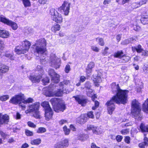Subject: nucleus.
I'll return each instance as SVG.
<instances>
[{
  "mask_svg": "<svg viewBox=\"0 0 148 148\" xmlns=\"http://www.w3.org/2000/svg\"><path fill=\"white\" fill-rule=\"evenodd\" d=\"M53 114V111L51 108L45 110V116L46 120L49 121L51 119Z\"/></svg>",
  "mask_w": 148,
  "mask_h": 148,
  "instance_id": "obj_18",
  "label": "nucleus"
},
{
  "mask_svg": "<svg viewBox=\"0 0 148 148\" xmlns=\"http://www.w3.org/2000/svg\"><path fill=\"white\" fill-rule=\"evenodd\" d=\"M140 127L142 132H148V125H145L144 124L142 123Z\"/></svg>",
  "mask_w": 148,
  "mask_h": 148,
  "instance_id": "obj_25",
  "label": "nucleus"
},
{
  "mask_svg": "<svg viewBox=\"0 0 148 148\" xmlns=\"http://www.w3.org/2000/svg\"><path fill=\"white\" fill-rule=\"evenodd\" d=\"M73 97L74 98L76 101L82 106H84L86 104L87 102V100L86 99L81 98L79 95H78L73 96Z\"/></svg>",
  "mask_w": 148,
  "mask_h": 148,
  "instance_id": "obj_13",
  "label": "nucleus"
},
{
  "mask_svg": "<svg viewBox=\"0 0 148 148\" xmlns=\"http://www.w3.org/2000/svg\"><path fill=\"white\" fill-rule=\"evenodd\" d=\"M87 117L85 114H82L77 119V122L80 124H83L85 123L87 120Z\"/></svg>",
  "mask_w": 148,
  "mask_h": 148,
  "instance_id": "obj_20",
  "label": "nucleus"
},
{
  "mask_svg": "<svg viewBox=\"0 0 148 148\" xmlns=\"http://www.w3.org/2000/svg\"><path fill=\"white\" fill-rule=\"evenodd\" d=\"M0 21L1 22L11 26L12 29L14 30H16L18 27L17 24L16 23L9 20L3 16H0Z\"/></svg>",
  "mask_w": 148,
  "mask_h": 148,
  "instance_id": "obj_8",
  "label": "nucleus"
},
{
  "mask_svg": "<svg viewBox=\"0 0 148 148\" xmlns=\"http://www.w3.org/2000/svg\"><path fill=\"white\" fill-rule=\"evenodd\" d=\"M9 117L8 115H3L1 114H0V125L7 123L9 122Z\"/></svg>",
  "mask_w": 148,
  "mask_h": 148,
  "instance_id": "obj_16",
  "label": "nucleus"
},
{
  "mask_svg": "<svg viewBox=\"0 0 148 148\" xmlns=\"http://www.w3.org/2000/svg\"><path fill=\"white\" fill-rule=\"evenodd\" d=\"M27 125L28 126L31 127L35 128L36 127V125L31 121H28L27 122Z\"/></svg>",
  "mask_w": 148,
  "mask_h": 148,
  "instance_id": "obj_60",
  "label": "nucleus"
},
{
  "mask_svg": "<svg viewBox=\"0 0 148 148\" xmlns=\"http://www.w3.org/2000/svg\"><path fill=\"white\" fill-rule=\"evenodd\" d=\"M4 44L3 41L0 39V55L3 52V49L4 48Z\"/></svg>",
  "mask_w": 148,
  "mask_h": 148,
  "instance_id": "obj_38",
  "label": "nucleus"
},
{
  "mask_svg": "<svg viewBox=\"0 0 148 148\" xmlns=\"http://www.w3.org/2000/svg\"><path fill=\"white\" fill-rule=\"evenodd\" d=\"M10 35L8 32L5 30H3L0 28V36L1 37L6 38H8Z\"/></svg>",
  "mask_w": 148,
  "mask_h": 148,
  "instance_id": "obj_21",
  "label": "nucleus"
},
{
  "mask_svg": "<svg viewBox=\"0 0 148 148\" xmlns=\"http://www.w3.org/2000/svg\"><path fill=\"white\" fill-rule=\"evenodd\" d=\"M71 3L67 1L64 2L62 5L59 8V10L65 16L68 15L69 12Z\"/></svg>",
  "mask_w": 148,
  "mask_h": 148,
  "instance_id": "obj_7",
  "label": "nucleus"
},
{
  "mask_svg": "<svg viewBox=\"0 0 148 148\" xmlns=\"http://www.w3.org/2000/svg\"><path fill=\"white\" fill-rule=\"evenodd\" d=\"M22 1L25 7H27L31 6V3L29 0H22Z\"/></svg>",
  "mask_w": 148,
  "mask_h": 148,
  "instance_id": "obj_37",
  "label": "nucleus"
},
{
  "mask_svg": "<svg viewBox=\"0 0 148 148\" xmlns=\"http://www.w3.org/2000/svg\"><path fill=\"white\" fill-rule=\"evenodd\" d=\"M36 70L38 71L41 74L43 73L44 71L42 69V67L38 65L36 67Z\"/></svg>",
  "mask_w": 148,
  "mask_h": 148,
  "instance_id": "obj_48",
  "label": "nucleus"
},
{
  "mask_svg": "<svg viewBox=\"0 0 148 148\" xmlns=\"http://www.w3.org/2000/svg\"><path fill=\"white\" fill-rule=\"evenodd\" d=\"M33 112H34L33 114V116L36 119L40 118V113L38 111V110L35 111Z\"/></svg>",
  "mask_w": 148,
  "mask_h": 148,
  "instance_id": "obj_34",
  "label": "nucleus"
},
{
  "mask_svg": "<svg viewBox=\"0 0 148 148\" xmlns=\"http://www.w3.org/2000/svg\"><path fill=\"white\" fill-rule=\"evenodd\" d=\"M91 48L92 50L96 52H98L99 51V48L95 46H92Z\"/></svg>",
  "mask_w": 148,
  "mask_h": 148,
  "instance_id": "obj_51",
  "label": "nucleus"
},
{
  "mask_svg": "<svg viewBox=\"0 0 148 148\" xmlns=\"http://www.w3.org/2000/svg\"><path fill=\"white\" fill-rule=\"evenodd\" d=\"M49 78L47 77H45L42 80V82L45 85L49 83Z\"/></svg>",
  "mask_w": 148,
  "mask_h": 148,
  "instance_id": "obj_50",
  "label": "nucleus"
},
{
  "mask_svg": "<svg viewBox=\"0 0 148 148\" xmlns=\"http://www.w3.org/2000/svg\"><path fill=\"white\" fill-rule=\"evenodd\" d=\"M95 66V64L93 62L90 63L88 65L87 67L91 69Z\"/></svg>",
  "mask_w": 148,
  "mask_h": 148,
  "instance_id": "obj_62",
  "label": "nucleus"
},
{
  "mask_svg": "<svg viewBox=\"0 0 148 148\" xmlns=\"http://www.w3.org/2000/svg\"><path fill=\"white\" fill-rule=\"evenodd\" d=\"M59 100L60 99H58L54 98L52 99L50 101L52 105L53 106L55 105L59 102V104L56 109L54 108V110L56 112H59V111L63 112L66 108L64 103L62 102H60Z\"/></svg>",
  "mask_w": 148,
  "mask_h": 148,
  "instance_id": "obj_4",
  "label": "nucleus"
},
{
  "mask_svg": "<svg viewBox=\"0 0 148 148\" xmlns=\"http://www.w3.org/2000/svg\"><path fill=\"white\" fill-rule=\"evenodd\" d=\"M29 79L33 83H38L40 82L42 78L41 75H40L38 76L31 75L29 76Z\"/></svg>",
  "mask_w": 148,
  "mask_h": 148,
  "instance_id": "obj_15",
  "label": "nucleus"
},
{
  "mask_svg": "<svg viewBox=\"0 0 148 148\" xmlns=\"http://www.w3.org/2000/svg\"><path fill=\"white\" fill-rule=\"evenodd\" d=\"M41 139L40 138H37L32 140L31 141L30 143L32 145H38L41 143Z\"/></svg>",
  "mask_w": 148,
  "mask_h": 148,
  "instance_id": "obj_29",
  "label": "nucleus"
},
{
  "mask_svg": "<svg viewBox=\"0 0 148 148\" xmlns=\"http://www.w3.org/2000/svg\"><path fill=\"white\" fill-rule=\"evenodd\" d=\"M95 126L93 125H87V128L88 130H92L93 132V130H94Z\"/></svg>",
  "mask_w": 148,
  "mask_h": 148,
  "instance_id": "obj_59",
  "label": "nucleus"
},
{
  "mask_svg": "<svg viewBox=\"0 0 148 148\" xmlns=\"http://www.w3.org/2000/svg\"><path fill=\"white\" fill-rule=\"evenodd\" d=\"M54 147L55 148H63L61 141H59L55 145Z\"/></svg>",
  "mask_w": 148,
  "mask_h": 148,
  "instance_id": "obj_47",
  "label": "nucleus"
},
{
  "mask_svg": "<svg viewBox=\"0 0 148 148\" xmlns=\"http://www.w3.org/2000/svg\"><path fill=\"white\" fill-rule=\"evenodd\" d=\"M9 96L8 95H3L0 96V100L2 101H5L8 99Z\"/></svg>",
  "mask_w": 148,
  "mask_h": 148,
  "instance_id": "obj_44",
  "label": "nucleus"
},
{
  "mask_svg": "<svg viewBox=\"0 0 148 148\" xmlns=\"http://www.w3.org/2000/svg\"><path fill=\"white\" fill-rule=\"evenodd\" d=\"M111 88L112 90L113 93H114L116 92L119 90L120 89L119 85L116 84L115 83H113L111 84Z\"/></svg>",
  "mask_w": 148,
  "mask_h": 148,
  "instance_id": "obj_23",
  "label": "nucleus"
},
{
  "mask_svg": "<svg viewBox=\"0 0 148 148\" xmlns=\"http://www.w3.org/2000/svg\"><path fill=\"white\" fill-rule=\"evenodd\" d=\"M96 41L98 42L99 45L101 46H103L104 45L103 40L102 38H97L96 39Z\"/></svg>",
  "mask_w": 148,
  "mask_h": 148,
  "instance_id": "obj_40",
  "label": "nucleus"
},
{
  "mask_svg": "<svg viewBox=\"0 0 148 148\" xmlns=\"http://www.w3.org/2000/svg\"><path fill=\"white\" fill-rule=\"evenodd\" d=\"M128 92V90H123L120 89L116 92V95L113 96L110 101L107 102L106 105L109 114H112L114 110V102L117 104L121 103L123 104L127 102Z\"/></svg>",
  "mask_w": 148,
  "mask_h": 148,
  "instance_id": "obj_1",
  "label": "nucleus"
},
{
  "mask_svg": "<svg viewBox=\"0 0 148 148\" xmlns=\"http://www.w3.org/2000/svg\"><path fill=\"white\" fill-rule=\"evenodd\" d=\"M50 62L51 66L56 69L60 67V59L56 56L54 54H52L50 57Z\"/></svg>",
  "mask_w": 148,
  "mask_h": 148,
  "instance_id": "obj_6",
  "label": "nucleus"
},
{
  "mask_svg": "<svg viewBox=\"0 0 148 148\" xmlns=\"http://www.w3.org/2000/svg\"><path fill=\"white\" fill-rule=\"evenodd\" d=\"M51 77V81L54 83H58L60 81V75L57 73H56Z\"/></svg>",
  "mask_w": 148,
  "mask_h": 148,
  "instance_id": "obj_24",
  "label": "nucleus"
},
{
  "mask_svg": "<svg viewBox=\"0 0 148 148\" xmlns=\"http://www.w3.org/2000/svg\"><path fill=\"white\" fill-rule=\"evenodd\" d=\"M124 53L121 50L115 52L114 54V57L115 58H119L120 59L122 57Z\"/></svg>",
  "mask_w": 148,
  "mask_h": 148,
  "instance_id": "obj_27",
  "label": "nucleus"
},
{
  "mask_svg": "<svg viewBox=\"0 0 148 148\" xmlns=\"http://www.w3.org/2000/svg\"><path fill=\"white\" fill-rule=\"evenodd\" d=\"M49 75L51 77L55 75L56 73L55 72L54 70L52 69H49L48 70Z\"/></svg>",
  "mask_w": 148,
  "mask_h": 148,
  "instance_id": "obj_43",
  "label": "nucleus"
},
{
  "mask_svg": "<svg viewBox=\"0 0 148 148\" xmlns=\"http://www.w3.org/2000/svg\"><path fill=\"white\" fill-rule=\"evenodd\" d=\"M60 29V25L58 24L53 26L51 28L52 31L56 32L57 31H59Z\"/></svg>",
  "mask_w": 148,
  "mask_h": 148,
  "instance_id": "obj_30",
  "label": "nucleus"
},
{
  "mask_svg": "<svg viewBox=\"0 0 148 148\" xmlns=\"http://www.w3.org/2000/svg\"><path fill=\"white\" fill-rule=\"evenodd\" d=\"M25 133L27 136H31L33 135V132L27 130H25Z\"/></svg>",
  "mask_w": 148,
  "mask_h": 148,
  "instance_id": "obj_55",
  "label": "nucleus"
},
{
  "mask_svg": "<svg viewBox=\"0 0 148 148\" xmlns=\"http://www.w3.org/2000/svg\"><path fill=\"white\" fill-rule=\"evenodd\" d=\"M102 131L99 128L95 127L94 130H93V132L97 134H99L101 133Z\"/></svg>",
  "mask_w": 148,
  "mask_h": 148,
  "instance_id": "obj_41",
  "label": "nucleus"
},
{
  "mask_svg": "<svg viewBox=\"0 0 148 148\" xmlns=\"http://www.w3.org/2000/svg\"><path fill=\"white\" fill-rule=\"evenodd\" d=\"M9 70L8 66L2 63H0V79L3 77V74L8 72Z\"/></svg>",
  "mask_w": 148,
  "mask_h": 148,
  "instance_id": "obj_14",
  "label": "nucleus"
},
{
  "mask_svg": "<svg viewBox=\"0 0 148 148\" xmlns=\"http://www.w3.org/2000/svg\"><path fill=\"white\" fill-rule=\"evenodd\" d=\"M86 71L87 75L89 76L90 75V73L92 72V69L87 67Z\"/></svg>",
  "mask_w": 148,
  "mask_h": 148,
  "instance_id": "obj_61",
  "label": "nucleus"
},
{
  "mask_svg": "<svg viewBox=\"0 0 148 148\" xmlns=\"http://www.w3.org/2000/svg\"><path fill=\"white\" fill-rule=\"evenodd\" d=\"M134 39L132 38H130L127 39L121 42V44L123 45H126L130 42H131L134 40Z\"/></svg>",
  "mask_w": 148,
  "mask_h": 148,
  "instance_id": "obj_36",
  "label": "nucleus"
},
{
  "mask_svg": "<svg viewBox=\"0 0 148 148\" xmlns=\"http://www.w3.org/2000/svg\"><path fill=\"white\" fill-rule=\"evenodd\" d=\"M46 131V130L45 128L41 127H39L37 131V133H43L45 132Z\"/></svg>",
  "mask_w": 148,
  "mask_h": 148,
  "instance_id": "obj_39",
  "label": "nucleus"
},
{
  "mask_svg": "<svg viewBox=\"0 0 148 148\" xmlns=\"http://www.w3.org/2000/svg\"><path fill=\"white\" fill-rule=\"evenodd\" d=\"M63 129L64 133L66 135H68L70 132V130L69 129H68L66 126H65L63 127Z\"/></svg>",
  "mask_w": 148,
  "mask_h": 148,
  "instance_id": "obj_45",
  "label": "nucleus"
},
{
  "mask_svg": "<svg viewBox=\"0 0 148 148\" xmlns=\"http://www.w3.org/2000/svg\"><path fill=\"white\" fill-rule=\"evenodd\" d=\"M40 106V104L39 102H36L30 105L28 110H26L25 112L26 114H28L31 112H33L35 111L38 110Z\"/></svg>",
  "mask_w": 148,
  "mask_h": 148,
  "instance_id": "obj_11",
  "label": "nucleus"
},
{
  "mask_svg": "<svg viewBox=\"0 0 148 148\" xmlns=\"http://www.w3.org/2000/svg\"><path fill=\"white\" fill-rule=\"evenodd\" d=\"M143 110L147 113H148V99H147L143 104Z\"/></svg>",
  "mask_w": 148,
  "mask_h": 148,
  "instance_id": "obj_26",
  "label": "nucleus"
},
{
  "mask_svg": "<svg viewBox=\"0 0 148 148\" xmlns=\"http://www.w3.org/2000/svg\"><path fill=\"white\" fill-rule=\"evenodd\" d=\"M85 88H86V90L91 88V85L90 83L87 82L85 84Z\"/></svg>",
  "mask_w": 148,
  "mask_h": 148,
  "instance_id": "obj_52",
  "label": "nucleus"
},
{
  "mask_svg": "<svg viewBox=\"0 0 148 148\" xmlns=\"http://www.w3.org/2000/svg\"><path fill=\"white\" fill-rule=\"evenodd\" d=\"M41 106L45 108V110L49 108H51L49 106V102L47 101H44L41 104Z\"/></svg>",
  "mask_w": 148,
  "mask_h": 148,
  "instance_id": "obj_33",
  "label": "nucleus"
},
{
  "mask_svg": "<svg viewBox=\"0 0 148 148\" xmlns=\"http://www.w3.org/2000/svg\"><path fill=\"white\" fill-rule=\"evenodd\" d=\"M99 105V103L97 101H95V106H93L92 108V109L93 110H95Z\"/></svg>",
  "mask_w": 148,
  "mask_h": 148,
  "instance_id": "obj_58",
  "label": "nucleus"
},
{
  "mask_svg": "<svg viewBox=\"0 0 148 148\" xmlns=\"http://www.w3.org/2000/svg\"><path fill=\"white\" fill-rule=\"evenodd\" d=\"M15 51L17 54L18 55L23 54L26 53L23 49L21 47V46L16 47L15 49Z\"/></svg>",
  "mask_w": 148,
  "mask_h": 148,
  "instance_id": "obj_22",
  "label": "nucleus"
},
{
  "mask_svg": "<svg viewBox=\"0 0 148 148\" xmlns=\"http://www.w3.org/2000/svg\"><path fill=\"white\" fill-rule=\"evenodd\" d=\"M31 45L30 42L27 40L24 41L22 43V45L21 47L26 53L28 51Z\"/></svg>",
  "mask_w": 148,
  "mask_h": 148,
  "instance_id": "obj_17",
  "label": "nucleus"
},
{
  "mask_svg": "<svg viewBox=\"0 0 148 148\" xmlns=\"http://www.w3.org/2000/svg\"><path fill=\"white\" fill-rule=\"evenodd\" d=\"M131 105V113L132 115L138 121L141 120L142 116L140 113L141 109L138 101L136 99L133 100Z\"/></svg>",
  "mask_w": 148,
  "mask_h": 148,
  "instance_id": "obj_3",
  "label": "nucleus"
},
{
  "mask_svg": "<svg viewBox=\"0 0 148 148\" xmlns=\"http://www.w3.org/2000/svg\"><path fill=\"white\" fill-rule=\"evenodd\" d=\"M140 20L142 23L144 25L148 24V16L142 18Z\"/></svg>",
  "mask_w": 148,
  "mask_h": 148,
  "instance_id": "obj_35",
  "label": "nucleus"
},
{
  "mask_svg": "<svg viewBox=\"0 0 148 148\" xmlns=\"http://www.w3.org/2000/svg\"><path fill=\"white\" fill-rule=\"evenodd\" d=\"M130 138L129 136H126L125 137L124 140L127 143L129 144L130 143Z\"/></svg>",
  "mask_w": 148,
  "mask_h": 148,
  "instance_id": "obj_64",
  "label": "nucleus"
},
{
  "mask_svg": "<svg viewBox=\"0 0 148 148\" xmlns=\"http://www.w3.org/2000/svg\"><path fill=\"white\" fill-rule=\"evenodd\" d=\"M33 101V99L31 98H29L28 99L25 100L24 96H23V101H22V102L19 103V106L21 107L22 109L24 110L26 107L25 104L27 103L32 102Z\"/></svg>",
  "mask_w": 148,
  "mask_h": 148,
  "instance_id": "obj_19",
  "label": "nucleus"
},
{
  "mask_svg": "<svg viewBox=\"0 0 148 148\" xmlns=\"http://www.w3.org/2000/svg\"><path fill=\"white\" fill-rule=\"evenodd\" d=\"M129 132V130L127 129L123 130L121 131V133L124 135L127 134Z\"/></svg>",
  "mask_w": 148,
  "mask_h": 148,
  "instance_id": "obj_63",
  "label": "nucleus"
},
{
  "mask_svg": "<svg viewBox=\"0 0 148 148\" xmlns=\"http://www.w3.org/2000/svg\"><path fill=\"white\" fill-rule=\"evenodd\" d=\"M88 138V136L86 135L80 134L78 135L77 138L82 141H84L86 140Z\"/></svg>",
  "mask_w": 148,
  "mask_h": 148,
  "instance_id": "obj_28",
  "label": "nucleus"
},
{
  "mask_svg": "<svg viewBox=\"0 0 148 148\" xmlns=\"http://www.w3.org/2000/svg\"><path fill=\"white\" fill-rule=\"evenodd\" d=\"M102 73V70L96 71L95 73L93 75V77L94 78L93 81L94 83H99L101 82Z\"/></svg>",
  "mask_w": 148,
  "mask_h": 148,
  "instance_id": "obj_9",
  "label": "nucleus"
},
{
  "mask_svg": "<svg viewBox=\"0 0 148 148\" xmlns=\"http://www.w3.org/2000/svg\"><path fill=\"white\" fill-rule=\"evenodd\" d=\"M62 145L63 148L67 147L69 145V140L68 139H65L64 140L61 141Z\"/></svg>",
  "mask_w": 148,
  "mask_h": 148,
  "instance_id": "obj_32",
  "label": "nucleus"
},
{
  "mask_svg": "<svg viewBox=\"0 0 148 148\" xmlns=\"http://www.w3.org/2000/svg\"><path fill=\"white\" fill-rule=\"evenodd\" d=\"M23 101V95H16L13 97L10 101V102L14 104H18L22 102Z\"/></svg>",
  "mask_w": 148,
  "mask_h": 148,
  "instance_id": "obj_10",
  "label": "nucleus"
},
{
  "mask_svg": "<svg viewBox=\"0 0 148 148\" xmlns=\"http://www.w3.org/2000/svg\"><path fill=\"white\" fill-rule=\"evenodd\" d=\"M144 138L143 139L144 141L143 143H144L145 145L146 146H147L148 145V138L146 137V134H144Z\"/></svg>",
  "mask_w": 148,
  "mask_h": 148,
  "instance_id": "obj_49",
  "label": "nucleus"
},
{
  "mask_svg": "<svg viewBox=\"0 0 148 148\" xmlns=\"http://www.w3.org/2000/svg\"><path fill=\"white\" fill-rule=\"evenodd\" d=\"M130 59V58L126 55H123L121 59V60L123 63H125L128 62Z\"/></svg>",
  "mask_w": 148,
  "mask_h": 148,
  "instance_id": "obj_31",
  "label": "nucleus"
},
{
  "mask_svg": "<svg viewBox=\"0 0 148 148\" xmlns=\"http://www.w3.org/2000/svg\"><path fill=\"white\" fill-rule=\"evenodd\" d=\"M4 56L11 60H14V58L12 54L6 53H5Z\"/></svg>",
  "mask_w": 148,
  "mask_h": 148,
  "instance_id": "obj_46",
  "label": "nucleus"
},
{
  "mask_svg": "<svg viewBox=\"0 0 148 148\" xmlns=\"http://www.w3.org/2000/svg\"><path fill=\"white\" fill-rule=\"evenodd\" d=\"M50 14L53 16V20L56 22L60 23L62 22L63 18L62 15L54 9L51 8L50 9Z\"/></svg>",
  "mask_w": 148,
  "mask_h": 148,
  "instance_id": "obj_5",
  "label": "nucleus"
},
{
  "mask_svg": "<svg viewBox=\"0 0 148 148\" xmlns=\"http://www.w3.org/2000/svg\"><path fill=\"white\" fill-rule=\"evenodd\" d=\"M63 91L61 89H58L57 91H55L53 92L52 91H49L48 93H46L45 95L48 97L61 96L63 94Z\"/></svg>",
  "mask_w": 148,
  "mask_h": 148,
  "instance_id": "obj_12",
  "label": "nucleus"
},
{
  "mask_svg": "<svg viewBox=\"0 0 148 148\" xmlns=\"http://www.w3.org/2000/svg\"><path fill=\"white\" fill-rule=\"evenodd\" d=\"M93 113V112L92 111L89 112H88L87 116L89 118L93 119L94 117V116Z\"/></svg>",
  "mask_w": 148,
  "mask_h": 148,
  "instance_id": "obj_57",
  "label": "nucleus"
},
{
  "mask_svg": "<svg viewBox=\"0 0 148 148\" xmlns=\"http://www.w3.org/2000/svg\"><path fill=\"white\" fill-rule=\"evenodd\" d=\"M141 48V45H139L137 47H135V49L138 53H140L142 52L143 50Z\"/></svg>",
  "mask_w": 148,
  "mask_h": 148,
  "instance_id": "obj_42",
  "label": "nucleus"
},
{
  "mask_svg": "<svg viewBox=\"0 0 148 148\" xmlns=\"http://www.w3.org/2000/svg\"><path fill=\"white\" fill-rule=\"evenodd\" d=\"M86 91L87 95L88 96L90 97L92 95L93 90L91 88L88 90H86Z\"/></svg>",
  "mask_w": 148,
  "mask_h": 148,
  "instance_id": "obj_56",
  "label": "nucleus"
},
{
  "mask_svg": "<svg viewBox=\"0 0 148 148\" xmlns=\"http://www.w3.org/2000/svg\"><path fill=\"white\" fill-rule=\"evenodd\" d=\"M70 83V81L69 80H66L60 82V86H62L64 84L67 85Z\"/></svg>",
  "mask_w": 148,
  "mask_h": 148,
  "instance_id": "obj_53",
  "label": "nucleus"
},
{
  "mask_svg": "<svg viewBox=\"0 0 148 148\" xmlns=\"http://www.w3.org/2000/svg\"><path fill=\"white\" fill-rule=\"evenodd\" d=\"M71 69L70 68V66L69 64H67L66 65L65 69L64 71L66 73H68L70 71Z\"/></svg>",
  "mask_w": 148,
  "mask_h": 148,
  "instance_id": "obj_54",
  "label": "nucleus"
},
{
  "mask_svg": "<svg viewBox=\"0 0 148 148\" xmlns=\"http://www.w3.org/2000/svg\"><path fill=\"white\" fill-rule=\"evenodd\" d=\"M46 41L44 38L38 40L36 43L33 45L34 52L36 54H43L46 50Z\"/></svg>",
  "mask_w": 148,
  "mask_h": 148,
  "instance_id": "obj_2",
  "label": "nucleus"
}]
</instances>
